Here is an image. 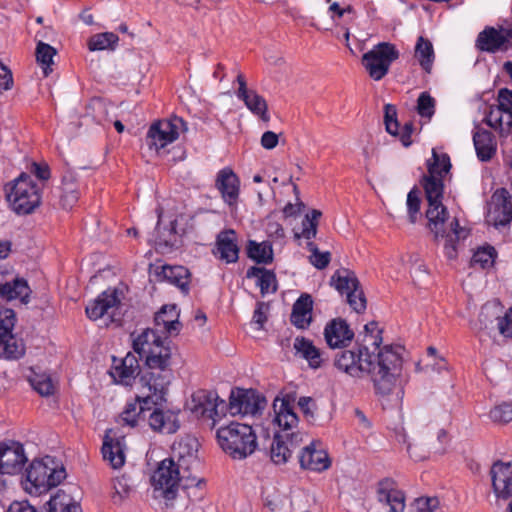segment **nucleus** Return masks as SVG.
I'll return each instance as SVG.
<instances>
[{"label": "nucleus", "instance_id": "nucleus-10", "mask_svg": "<svg viewBox=\"0 0 512 512\" xmlns=\"http://www.w3.org/2000/svg\"><path fill=\"white\" fill-rule=\"evenodd\" d=\"M266 406L265 398L255 390L236 388L232 390L226 408L231 415H255Z\"/></svg>", "mask_w": 512, "mask_h": 512}, {"label": "nucleus", "instance_id": "nucleus-43", "mask_svg": "<svg viewBox=\"0 0 512 512\" xmlns=\"http://www.w3.org/2000/svg\"><path fill=\"white\" fill-rule=\"evenodd\" d=\"M57 51L54 47L44 42H38L36 47V60L42 65L45 76H48L52 71L50 65L53 63V57Z\"/></svg>", "mask_w": 512, "mask_h": 512}, {"label": "nucleus", "instance_id": "nucleus-34", "mask_svg": "<svg viewBox=\"0 0 512 512\" xmlns=\"http://www.w3.org/2000/svg\"><path fill=\"white\" fill-rule=\"evenodd\" d=\"M451 226V232L446 233L444 229V225L441 227V232L438 236V239L445 238V245H444V251L445 255L449 259H455L457 257V242L461 237H466L465 235H462L464 233V229L460 227L459 221L454 218L453 221L450 224Z\"/></svg>", "mask_w": 512, "mask_h": 512}, {"label": "nucleus", "instance_id": "nucleus-62", "mask_svg": "<svg viewBox=\"0 0 512 512\" xmlns=\"http://www.w3.org/2000/svg\"><path fill=\"white\" fill-rule=\"evenodd\" d=\"M269 305L264 302H258L256 309L253 314V322L259 325V329H262L265 322L267 321V311Z\"/></svg>", "mask_w": 512, "mask_h": 512}, {"label": "nucleus", "instance_id": "nucleus-6", "mask_svg": "<svg viewBox=\"0 0 512 512\" xmlns=\"http://www.w3.org/2000/svg\"><path fill=\"white\" fill-rule=\"evenodd\" d=\"M219 445L233 459H244L251 455L257 446L256 435L251 426L232 422L217 430Z\"/></svg>", "mask_w": 512, "mask_h": 512}, {"label": "nucleus", "instance_id": "nucleus-27", "mask_svg": "<svg viewBox=\"0 0 512 512\" xmlns=\"http://www.w3.org/2000/svg\"><path fill=\"white\" fill-rule=\"evenodd\" d=\"M214 254L227 263H234L239 258V248L236 244L234 230H226L217 236L216 250Z\"/></svg>", "mask_w": 512, "mask_h": 512}, {"label": "nucleus", "instance_id": "nucleus-22", "mask_svg": "<svg viewBox=\"0 0 512 512\" xmlns=\"http://www.w3.org/2000/svg\"><path fill=\"white\" fill-rule=\"evenodd\" d=\"M155 274L158 280H165L175 285L184 295L189 293L191 273L186 267L180 265H163L160 267V271H156Z\"/></svg>", "mask_w": 512, "mask_h": 512}, {"label": "nucleus", "instance_id": "nucleus-41", "mask_svg": "<svg viewBox=\"0 0 512 512\" xmlns=\"http://www.w3.org/2000/svg\"><path fill=\"white\" fill-rule=\"evenodd\" d=\"M118 36L112 32L99 33L92 36L88 41L90 51L97 50H114L118 43Z\"/></svg>", "mask_w": 512, "mask_h": 512}, {"label": "nucleus", "instance_id": "nucleus-44", "mask_svg": "<svg viewBox=\"0 0 512 512\" xmlns=\"http://www.w3.org/2000/svg\"><path fill=\"white\" fill-rule=\"evenodd\" d=\"M364 330L366 334L363 339V344L367 345V343H371V345L374 347L373 351L379 352V350L382 349L380 345L382 344L383 338L381 336L382 330L378 329V322L371 321L367 323L364 326Z\"/></svg>", "mask_w": 512, "mask_h": 512}, {"label": "nucleus", "instance_id": "nucleus-46", "mask_svg": "<svg viewBox=\"0 0 512 512\" xmlns=\"http://www.w3.org/2000/svg\"><path fill=\"white\" fill-rule=\"evenodd\" d=\"M496 251L493 247L488 246L477 250L471 259L472 266L479 265L480 268L485 269L493 265Z\"/></svg>", "mask_w": 512, "mask_h": 512}, {"label": "nucleus", "instance_id": "nucleus-17", "mask_svg": "<svg viewBox=\"0 0 512 512\" xmlns=\"http://www.w3.org/2000/svg\"><path fill=\"white\" fill-rule=\"evenodd\" d=\"M493 207L488 213V222L495 227L506 226L512 220V201L505 188L498 189L492 196Z\"/></svg>", "mask_w": 512, "mask_h": 512}, {"label": "nucleus", "instance_id": "nucleus-32", "mask_svg": "<svg viewBox=\"0 0 512 512\" xmlns=\"http://www.w3.org/2000/svg\"><path fill=\"white\" fill-rule=\"evenodd\" d=\"M46 512H82L81 506L64 489H59L46 503Z\"/></svg>", "mask_w": 512, "mask_h": 512}, {"label": "nucleus", "instance_id": "nucleus-57", "mask_svg": "<svg viewBox=\"0 0 512 512\" xmlns=\"http://www.w3.org/2000/svg\"><path fill=\"white\" fill-rule=\"evenodd\" d=\"M135 371L131 368H128V366H124L123 362L121 361L119 366L114 367V372L112 373V376L115 379H118L120 383L124 385H130L131 381L135 378Z\"/></svg>", "mask_w": 512, "mask_h": 512}, {"label": "nucleus", "instance_id": "nucleus-52", "mask_svg": "<svg viewBox=\"0 0 512 512\" xmlns=\"http://www.w3.org/2000/svg\"><path fill=\"white\" fill-rule=\"evenodd\" d=\"M346 297L348 304L355 312L362 313L365 311L367 300L361 285L358 288L349 291L346 294Z\"/></svg>", "mask_w": 512, "mask_h": 512}, {"label": "nucleus", "instance_id": "nucleus-61", "mask_svg": "<svg viewBox=\"0 0 512 512\" xmlns=\"http://www.w3.org/2000/svg\"><path fill=\"white\" fill-rule=\"evenodd\" d=\"M499 109L505 113H509L512 108V91L502 88L498 92Z\"/></svg>", "mask_w": 512, "mask_h": 512}, {"label": "nucleus", "instance_id": "nucleus-5", "mask_svg": "<svg viewBox=\"0 0 512 512\" xmlns=\"http://www.w3.org/2000/svg\"><path fill=\"white\" fill-rule=\"evenodd\" d=\"M65 478V468L55 458L46 456L35 459L26 470L25 490L29 494L40 495L60 484Z\"/></svg>", "mask_w": 512, "mask_h": 512}, {"label": "nucleus", "instance_id": "nucleus-19", "mask_svg": "<svg viewBox=\"0 0 512 512\" xmlns=\"http://www.w3.org/2000/svg\"><path fill=\"white\" fill-rule=\"evenodd\" d=\"M215 187L221 193L225 203L233 205L239 197L240 181L231 168L221 169L215 180Z\"/></svg>", "mask_w": 512, "mask_h": 512}, {"label": "nucleus", "instance_id": "nucleus-13", "mask_svg": "<svg viewBox=\"0 0 512 512\" xmlns=\"http://www.w3.org/2000/svg\"><path fill=\"white\" fill-rule=\"evenodd\" d=\"M27 461L23 445L10 441L0 443V473L16 474L20 472Z\"/></svg>", "mask_w": 512, "mask_h": 512}, {"label": "nucleus", "instance_id": "nucleus-7", "mask_svg": "<svg viewBox=\"0 0 512 512\" xmlns=\"http://www.w3.org/2000/svg\"><path fill=\"white\" fill-rule=\"evenodd\" d=\"M6 198L19 215L32 213L40 205V191L29 174L21 173L5 186Z\"/></svg>", "mask_w": 512, "mask_h": 512}, {"label": "nucleus", "instance_id": "nucleus-48", "mask_svg": "<svg viewBox=\"0 0 512 512\" xmlns=\"http://www.w3.org/2000/svg\"><path fill=\"white\" fill-rule=\"evenodd\" d=\"M63 193L61 195V205L64 209H71L72 206L78 200V191L73 181H67L66 177H63Z\"/></svg>", "mask_w": 512, "mask_h": 512}, {"label": "nucleus", "instance_id": "nucleus-21", "mask_svg": "<svg viewBox=\"0 0 512 512\" xmlns=\"http://www.w3.org/2000/svg\"><path fill=\"white\" fill-rule=\"evenodd\" d=\"M393 484L388 479L379 483L378 500L386 512H403L405 508L404 493L394 488Z\"/></svg>", "mask_w": 512, "mask_h": 512}, {"label": "nucleus", "instance_id": "nucleus-12", "mask_svg": "<svg viewBox=\"0 0 512 512\" xmlns=\"http://www.w3.org/2000/svg\"><path fill=\"white\" fill-rule=\"evenodd\" d=\"M179 125L185 126L181 118H174L172 121L162 120L153 123L147 133L146 142L150 149L157 151L164 148L169 143L175 141L178 136Z\"/></svg>", "mask_w": 512, "mask_h": 512}, {"label": "nucleus", "instance_id": "nucleus-33", "mask_svg": "<svg viewBox=\"0 0 512 512\" xmlns=\"http://www.w3.org/2000/svg\"><path fill=\"white\" fill-rule=\"evenodd\" d=\"M330 285L343 295L355 288H358L360 286V282L354 271L347 268H341L336 270L331 276Z\"/></svg>", "mask_w": 512, "mask_h": 512}, {"label": "nucleus", "instance_id": "nucleus-50", "mask_svg": "<svg viewBox=\"0 0 512 512\" xmlns=\"http://www.w3.org/2000/svg\"><path fill=\"white\" fill-rule=\"evenodd\" d=\"M30 382L33 388L42 396H49L54 393V384L48 375L36 374Z\"/></svg>", "mask_w": 512, "mask_h": 512}, {"label": "nucleus", "instance_id": "nucleus-64", "mask_svg": "<svg viewBox=\"0 0 512 512\" xmlns=\"http://www.w3.org/2000/svg\"><path fill=\"white\" fill-rule=\"evenodd\" d=\"M7 512H38L28 501H14L8 507Z\"/></svg>", "mask_w": 512, "mask_h": 512}, {"label": "nucleus", "instance_id": "nucleus-54", "mask_svg": "<svg viewBox=\"0 0 512 512\" xmlns=\"http://www.w3.org/2000/svg\"><path fill=\"white\" fill-rule=\"evenodd\" d=\"M257 285L260 287L262 295L266 293H275L277 291V280L276 275L273 271L265 269L264 272L259 276Z\"/></svg>", "mask_w": 512, "mask_h": 512}, {"label": "nucleus", "instance_id": "nucleus-56", "mask_svg": "<svg viewBox=\"0 0 512 512\" xmlns=\"http://www.w3.org/2000/svg\"><path fill=\"white\" fill-rule=\"evenodd\" d=\"M298 406L301 409L307 421L311 422L315 419V411L317 410V405L312 397H300L298 400Z\"/></svg>", "mask_w": 512, "mask_h": 512}, {"label": "nucleus", "instance_id": "nucleus-60", "mask_svg": "<svg viewBox=\"0 0 512 512\" xmlns=\"http://www.w3.org/2000/svg\"><path fill=\"white\" fill-rule=\"evenodd\" d=\"M498 319V329L504 337H512V307L506 312L504 317Z\"/></svg>", "mask_w": 512, "mask_h": 512}, {"label": "nucleus", "instance_id": "nucleus-35", "mask_svg": "<svg viewBox=\"0 0 512 512\" xmlns=\"http://www.w3.org/2000/svg\"><path fill=\"white\" fill-rule=\"evenodd\" d=\"M248 258L258 264H270L273 262V248L269 241L257 242L249 240L246 247Z\"/></svg>", "mask_w": 512, "mask_h": 512}, {"label": "nucleus", "instance_id": "nucleus-8", "mask_svg": "<svg viewBox=\"0 0 512 512\" xmlns=\"http://www.w3.org/2000/svg\"><path fill=\"white\" fill-rule=\"evenodd\" d=\"M399 58L396 46L389 42H381L362 56V64L369 76L379 81L388 73L391 64Z\"/></svg>", "mask_w": 512, "mask_h": 512}, {"label": "nucleus", "instance_id": "nucleus-49", "mask_svg": "<svg viewBox=\"0 0 512 512\" xmlns=\"http://www.w3.org/2000/svg\"><path fill=\"white\" fill-rule=\"evenodd\" d=\"M384 124L386 131L392 135H398V129L400 128V124L397 119V109L393 104H386L384 106Z\"/></svg>", "mask_w": 512, "mask_h": 512}, {"label": "nucleus", "instance_id": "nucleus-38", "mask_svg": "<svg viewBox=\"0 0 512 512\" xmlns=\"http://www.w3.org/2000/svg\"><path fill=\"white\" fill-rule=\"evenodd\" d=\"M189 474L190 479L183 481L181 487L187 492V497L191 501H200L205 496L206 480L199 475V470L197 472H189Z\"/></svg>", "mask_w": 512, "mask_h": 512}, {"label": "nucleus", "instance_id": "nucleus-51", "mask_svg": "<svg viewBox=\"0 0 512 512\" xmlns=\"http://www.w3.org/2000/svg\"><path fill=\"white\" fill-rule=\"evenodd\" d=\"M490 418L495 423L505 424L512 421V402H503L490 411Z\"/></svg>", "mask_w": 512, "mask_h": 512}, {"label": "nucleus", "instance_id": "nucleus-14", "mask_svg": "<svg viewBox=\"0 0 512 512\" xmlns=\"http://www.w3.org/2000/svg\"><path fill=\"white\" fill-rule=\"evenodd\" d=\"M30 292L26 280L14 276L7 269L0 268V300L20 299L22 303H27Z\"/></svg>", "mask_w": 512, "mask_h": 512}, {"label": "nucleus", "instance_id": "nucleus-53", "mask_svg": "<svg viewBox=\"0 0 512 512\" xmlns=\"http://www.w3.org/2000/svg\"><path fill=\"white\" fill-rule=\"evenodd\" d=\"M163 317V315H155V326L162 327L160 331L167 336H177L183 327L182 323L179 320H163Z\"/></svg>", "mask_w": 512, "mask_h": 512}, {"label": "nucleus", "instance_id": "nucleus-58", "mask_svg": "<svg viewBox=\"0 0 512 512\" xmlns=\"http://www.w3.org/2000/svg\"><path fill=\"white\" fill-rule=\"evenodd\" d=\"M439 504L437 497H420L414 501L416 510L420 512H435L439 508Z\"/></svg>", "mask_w": 512, "mask_h": 512}, {"label": "nucleus", "instance_id": "nucleus-3", "mask_svg": "<svg viewBox=\"0 0 512 512\" xmlns=\"http://www.w3.org/2000/svg\"><path fill=\"white\" fill-rule=\"evenodd\" d=\"M451 169L450 157L447 154L439 155L435 149L432 150V161L428 162V175L422 177L421 184L425 191L428 202L426 217L431 232L434 233L435 241L441 232L440 226L445 224L448 218L446 207L442 203L444 183L443 177Z\"/></svg>", "mask_w": 512, "mask_h": 512}, {"label": "nucleus", "instance_id": "nucleus-1", "mask_svg": "<svg viewBox=\"0 0 512 512\" xmlns=\"http://www.w3.org/2000/svg\"><path fill=\"white\" fill-rule=\"evenodd\" d=\"M402 348L385 345L379 352L370 351L366 344L356 349H340L334 355V365L352 377L370 375L376 394L389 396L397 390L401 398L403 390L399 378L402 374Z\"/></svg>", "mask_w": 512, "mask_h": 512}, {"label": "nucleus", "instance_id": "nucleus-11", "mask_svg": "<svg viewBox=\"0 0 512 512\" xmlns=\"http://www.w3.org/2000/svg\"><path fill=\"white\" fill-rule=\"evenodd\" d=\"M16 315L10 308L0 309V357L19 358L23 355V347L17 345L12 334Z\"/></svg>", "mask_w": 512, "mask_h": 512}, {"label": "nucleus", "instance_id": "nucleus-59", "mask_svg": "<svg viewBox=\"0 0 512 512\" xmlns=\"http://www.w3.org/2000/svg\"><path fill=\"white\" fill-rule=\"evenodd\" d=\"M113 488L115 490L112 498L114 502H117V498L119 501L123 500L125 497H127L130 493V486L127 483V480L124 477L116 478L113 481Z\"/></svg>", "mask_w": 512, "mask_h": 512}, {"label": "nucleus", "instance_id": "nucleus-39", "mask_svg": "<svg viewBox=\"0 0 512 512\" xmlns=\"http://www.w3.org/2000/svg\"><path fill=\"white\" fill-rule=\"evenodd\" d=\"M151 241L154 245L159 248H172L176 245L177 234H176V221H171L169 227H161L160 223H157L155 228V235Z\"/></svg>", "mask_w": 512, "mask_h": 512}, {"label": "nucleus", "instance_id": "nucleus-16", "mask_svg": "<svg viewBox=\"0 0 512 512\" xmlns=\"http://www.w3.org/2000/svg\"><path fill=\"white\" fill-rule=\"evenodd\" d=\"M237 82L239 88L237 97L241 99L246 107L256 116H258L265 123L270 121L268 114V104L266 100L253 89H248L246 80L242 74H238Z\"/></svg>", "mask_w": 512, "mask_h": 512}, {"label": "nucleus", "instance_id": "nucleus-4", "mask_svg": "<svg viewBox=\"0 0 512 512\" xmlns=\"http://www.w3.org/2000/svg\"><path fill=\"white\" fill-rule=\"evenodd\" d=\"M200 467L199 459L191 451L187 454L179 452L177 460L173 457L162 460L151 477L154 491L160 492L166 500L175 499L179 486L190 479L189 472H197Z\"/></svg>", "mask_w": 512, "mask_h": 512}, {"label": "nucleus", "instance_id": "nucleus-45", "mask_svg": "<svg viewBox=\"0 0 512 512\" xmlns=\"http://www.w3.org/2000/svg\"><path fill=\"white\" fill-rule=\"evenodd\" d=\"M307 248L311 252V256L309 257L310 263L319 270L325 269L330 261L331 254L330 252H320L317 245L313 242L307 243Z\"/></svg>", "mask_w": 512, "mask_h": 512}, {"label": "nucleus", "instance_id": "nucleus-29", "mask_svg": "<svg viewBox=\"0 0 512 512\" xmlns=\"http://www.w3.org/2000/svg\"><path fill=\"white\" fill-rule=\"evenodd\" d=\"M278 400L279 399L276 398L273 403L274 411L276 413L275 421L279 427L283 428V430H289L298 423V416L291 405L294 398L291 395H286L280 400L279 408H277Z\"/></svg>", "mask_w": 512, "mask_h": 512}, {"label": "nucleus", "instance_id": "nucleus-20", "mask_svg": "<svg viewBox=\"0 0 512 512\" xmlns=\"http://www.w3.org/2000/svg\"><path fill=\"white\" fill-rule=\"evenodd\" d=\"M160 405H151L153 411L150 413L148 420L150 427L157 432L173 434L180 427L178 416L171 410L164 411Z\"/></svg>", "mask_w": 512, "mask_h": 512}, {"label": "nucleus", "instance_id": "nucleus-28", "mask_svg": "<svg viewBox=\"0 0 512 512\" xmlns=\"http://www.w3.org/2000/svg\"><path fill=\"white\" fill-rule=\"evenodd\" d=\"M125 444L123 439L111 438L108 434L105 435L102 454L104 460L108 461L114 469L122 467L125 463Z\"/></svg>", "mask_w": 512, "mask_h": 512}, {"label": "nucleus", "instance_id": "nucleus-63", "mask_svg": "<svg viewBox=\"0 0 512 512\" xmlns=\"http://www.w3.org/2000/svg\"><path fill=\"white\" fill-rule=\"evenodd\" d=\"M13 85V77L10 69L0 62V93L8 90Z\"/></svg>", "mask_w": 512, "mask_h": 512}, {"label": "nucleus", "instance_id": "nucleus-15", "mask_svg": "<svg viewBox=\"0 0 512 512\" xmlns=\"http://www.w3.org/2000/svg\"><path fill=\"white\" fill-rule=\"evenodd\" d=\"M327 345L332 349H343L350 345L354 332L345 319L335 318L329 321L324 329Z\"/></svg>", "mask_w": 512, "mask_h": 512}, {"label": "nucleus", "instance_id": "nucleus-2", "mask_svg": "<svg viewBox=\"0 0 512 512\" xmlns=\"http://www.w3.org/2000/svg\"><path fill=\"white\" fill-rule=\"evenodd\" d=\"M132 346L140 358H145L147 367V371L140 376V383L143 387L154 390L153 395L146 397L145 403L163 400L174 377L171 348L168 344L165 345L158 330L151 328L143 330L134 338Z\"/></svg>", "mask_w": 512, "mask_h": 512}, {"label": "nucleus", "instance_id": "nucleus-26", "mask_svg": "<svg viewBox=\"0 0 512 512\" xmlns=\"http://www.w3.org/2000/svg\"><path fill=\"white\" fill-rule=\"evenodd\" d=\"M313 299L310 294L303 293L292 306L290 322L298 329H306L312 322Z\"/></svg>", "mask_w": 512, "mask_h": 512}, {"label": "nucleus", "instance_id": "nucleus-25", "mask_svg": "<svg viewBox=\"0 0 512 512\" xmlns=\"http://www.w3.org/2000/svg\"><path fill=\"white\" fill-rule=\"evenodd\" d=\"M299 462L302 468L317 472L324 471L331 465L327 452L317 449L315 443H311L303 448L299 456Z\"/></svg>", "mask_w": 512, "mask_h": 512}, {"label": "nucleus", "instance_id": "nucleus-31", "mask_svg": "<svg viewBox=\"0 0 512 512\" xmlns=\"http://www.w3.org/2000/svg\"><path fill=\"white\" fill-rule=\"evenodd\" d=\"M476 46L482 51L496 52L503 48L506 49V38L503 32L493 27H486L479 33Z\"/></svg>", "mask_w": 512, "mask_h": 512}, {"label": "nucleus", "instance_id": "nucleus-37", "mask_svg": "<svg viewBox=\"0 0 512 512\" xmlns=\"http://www.w3.org/2000/svg\"><path fill=\"white\" fill-rule=\"evenodd\" d=\"M414 57L426 73H431L435 54L430 40L420 36L417 40Z\"/></svg>", "mask_w": 512, "mask_h": 512}, {"label": "nucleus", "instance_id": "nucleus-18", "mask_svg": "<svg viewBox=\"0 0 512 512\" xmlns=\"http://www.w3.org/2000/svg\"><path fill=\"white\" fill-rule=\"evenodd\" d=\"M493 490L497 497L512 496V463L495 462L490 470Z\"/></svg>", "mask_w": 512, "mask_h": 512}, {"label": "nucleus", "instance_id": "nucleus-24", "mask_svg": "<svg viewBox=\"0 0 512 512\" xmlns=\"http://www.w3.org/2000/svg\"><path fill=\"white\" fill-rule=\"evenodd\" d=\"M147 389H148L149 393H147L143 397H137L136 401L133 403H128L126 405L124 411L122 412L123 421L126 424L130 425L131 427H134L137 425L138 419L146 418L145 413H146V411L151 410V405H160L161 403L166 402V395H164L163 400H161V401L153 400L149 403H145L146 397L154 394V390H150L149 388H147Z\"/></svg>", "mask_w": 512, "mask_h": 512}, {"label": "nucleus", "instance_id": "nucleus-40", "mask_svg": "<svg viewBox=\"0 0 512 512\" xmlns=\"http://www.w3.org/2000/svg\"><path fill=\"white\" fill-rule=\"evenodd\" d=\"M271 460L275 464H284L292 455L291 448L285 442L283 436L279 433H275L273 442L271 445Z\"/></svg>", "mask_w": 512, "mask_h": 512}, {"label": "nucleus", "instance_id": "nucleus-9", "mask_svg": "<svg viewBox=\"0 0 512 512\" xmlns=\"http://www.w3.org/2000/svg\"><path fill=\"white\" fill-rule=\"evenodd\" d=\"M187 408L196 417H207L215 422L217 418L225 415L226 403L219 399L215 391L201 389L192 394Z\"/></svg>", "mask_w": 512, "mask_h": 512}, {"label": "nucleus", "instance_id": "nucleus-30", "mask_svg": "<svg viewBox=\"0 0 512 512\" xmlns=\"http://www.w3.org/2000/svg\"><path fill=\"white\" fill-rule=\"evenodd\" d=\"M473 142L479 160L487 162L496 153V142L492 132L481 129L474 133Z\"/></svg>", "mask_w": 512, "mask_h": 512}, {"label": "nucleus", "instance_id": "nucleus-42", "mask_svg": "<svg viewBox=\"0 0 512 512\" xmlns=\"http://www.w3.org/2000/svg\"><path fill=\"white\" fill-rule=\"evenodd\" d=\"M321 216L322 212L317 209H313L309 214H306L302 221V231L301 233H295V238L303 237L307 240L315 238L317 234L319 219Z\"/></svg>", "mask_w": 512, "mask_h": 512}, {"label": "nucleus", "instance_id": "nucleus-55", "mask_svg": "<svg viewBox=\"0 0 512 512\" xmlns=\"http://www.w3.org/2000/svg\"><path fill=\"white\" fill-rule=\"evenodd\" d=\"M420 192L417 188H413L407 195V208L409 214V221L414 224L417 220V215L420 211L421 199Z\"/></svg>", "mask_w": 512, "mask_h": 512}, {"label": "nucleus", "instance_id": "nucleus-47", "mask_svg": "<svg viewBox=\"0 0 512 512\" xmlns=\"http://www.w3.org/2000/svg\"><path fill=\"white\" fill-rule=\"evenodd\" d=\"M416 110L421 117L430 119L435 113V99L428 92H422Z\"/></svg>", "mask_w": 512, "mask_h": 512}, {"label": "nucleus", "instance_id": "nucleus-36", "mask_svg": "<svg viewBox=\"0 0 512 512\" xmlns=\"http://www.w3.org/2000/svg\"><path fill=\"white\" fill-rule=\"evenodd\" d=\"M294 349L308 361L310 367L316 369L321 366V352L309 339L305 337H296L294 341Z\"/></svg>", "mask_w": 512, "mask_h": 512}, {"label": "nucleus", "instance_id": "nucleus-23", "mask_svg": "<svg viewBox=\"0 0 512 512\" xmlns=\"http://www.w3.org/2000/svg\"><path fill=\"white\" fill-rule=\"evenodd\" d=\"M119 304L120 299L117 290H106L86 306L85 312L89 319L96 321L108 313L109 309Z\"/></svg>", "mask_w": 512, "mask_h": 512}]
</instances>
